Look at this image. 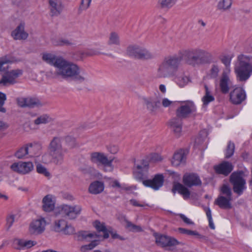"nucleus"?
I'll return each mask as SVG.
<instances>
[{"instance_id": "obj_47", "label": "nucleus", "mask_w": 252, "mask_h": 252, "mask_svg": "<svg viewBox=\"0 0 252 252\" xmlns=\"http://www.w3.org/2000/svg\"><path fill=\"white\" fill-rule=\"evenodd\" d=\"M12 62L11 58L8 56H5L0 58V71H5L7 67L4 65Z\"/></svg>"}, {"instance_id": "obj_16", "label": "nucleus", "mask_w": 252, "mask_h": 252, "mask_svg": "<svg viewBox=\"0 0 252 252\" xmlns=\"http://www.w3.org/2000/svg\"><path fill=\"white\" fill-rule=\"evenodd\" d=\"M164 177L162 174H157L152 180H146L142 181L143 184L150 187L154 190H158L163 185Z\"/></svg>"}, {"instance_id": "obj_10", "label": "nucleus", "mask_w": 252, "mask_h": 252, "mask_svg": "<svg viewBox=\"0 0 252 252\" xmlns=\"http://www.w3.org/2000/svg\"><path fill=\"white\" fill-rule=\"evenodd\" d=\"M142 100L144 106L151 113L155 114L160 108L161 99L158 96L144 97Z\"/></svg>"}, {"instance_id": "obj_27", "label": "nucleus", "mask_w": 252, "mask_h": 252, "mask_svg": "<svg viewBox=\"0 0 252 252\" xmlns=\"http://www.w3.org/2000/svg\"><path fill=\"white\" fill-rule=\"evenodd\" d=\"M43 210L47 212L53 211L55 208V201L52 195L48 194L42 199Z\"/></svg>"}, {"instance_id": "obj_21", "label": "nucleus", "mask_w": 252, "mask_h": 252, "mask_svg": "<svg viewBox=\"0 0 252 252\" xmlns=\"http://www.w3.org/2000/svg\"><path fill=\"white\" fill-rule=\"evenodd\" d=\"M11 35L15 40L26 39L29 34L25 31L24 23H20L17 28L11 32Z\"/></svg>"}, {"instance_id": "obj_38", "label": "nucleus", "mask_w": 252, "mask_h": 252, "mask_svg": "<svg viewBox=\"0 0 252 252\" xmlns=\"http://www.w3.org/2000/svg\"><path fill=\"white\" fill-rule=\"evenodd\" d=\"M78 54L80 57V58L78 60H82L84 58L98 55L101 54L102 53L96 49H90L86 51L79 52Z\"/></svg>"}, {"instance_id": "obj_52", "label": "nucleus", "mask_w": 252, "mask_h": 252, "mask_svg": "<svg viewBox=\"0 0 252 252\" xmlns=\"http://www.w3.org/2000/svg\"><path fill=\"white\" fill-rule=\"evenodd\" d=\"M36 171L39 174H42L45 177H48L50 176L49 172L42 164H37L36 165Z\"/></svg>"}, {"instance_id": "obj_28", "label": "nucleus", "mask_w": 252, "mask_h": 252, "mask_svg": "<svg viewBox=\"0 0 252 252\" xmlns=\"http://www.w3.org/2000/svg\"><path fill=\"white\" fill-rule=\"evenodd\" d=\"M231 84V81L226 72H223L220 81V87L221 91L223 94H226L229 91V86Z\"/></svg>"}, {"instance_id": "obj_30", "label": "nucleus", "mask_w": 252, "mask_h": 252, "mask_svg": "<svg viewBox=\"0 0 252 252\" xmlns=\"http://www.w3.org/2000/svg\"><path fill=\"white\" fill-rule=\"evenodd\" d=\"M186 160V156L184 152L182 150H180L173 155L171 163L172 165L178 166L182 163H184Z\"/></svg>"}, {"instance_id": "obj_55", "label": "nucleus", "mask_w": 252, "mask_h": 252, "mask_svg": "<svg viewBox=\"0 0 252 252\" xmlns=\"http://www.w3.org/2000/svg\"><path fill=\"white\" fill-rule=\"evenodd\" d=\"M65 141L68 143V145L70 148H73L75 147V140L71 136L65 137Z\"/></svg>"}, {"instance_id": "obj_58", "label": "nucleus", "mask_w": 252, "mask_h": 252, "mask_svg": "<svg viewBox=\"0 0 252 252\" xmlns=\"http://www.w3.org/2000/svg\"><path fill=\"white\" fill-rule=\"evenodd\" d=\"M162 159L160 155L158 154H153L151 155V160L153 162H158L161 161Z\"/></svg>"}, {"instance_id": "obj_7", "label": "nucleus", "mask_w": 252, "mask_h": 252, "mask_svg": "<svg viewBox=\"0 0 252 252\" xmlns=\"http://www.w3.org/2000/svg\"><path fill=\"white\" fill-rule=\"evenodd\" d=\"M196 110V106L192 101H183L180 102V105L176 109V114L179 118L185 119L189 117Z\"/></svg>"}, {"instance_id": "obj_32", "label": "nucleus", "mask_w": 252, "mask_h": 252, "mask_svg": "<svg viewBox=\"0 0 252 252\" xmlns=\"http://www.w3.org/2000/svg\"><path fill=\"white\" fill-rule=\"evenodd\" d=\"M78 240H87L90 241L89 239H96L99 238V235L95 232L91 233L87 231H80L77 233Z\"/></svg>"}, {"instance_id": "obj_61", "label": "nucleus", "mask_w": 252, "mask_h": 252, "mask_svg": "<svg viewBox=\"0 0 252 252\" xmlns=\"http://www.w3.org/2000/svg\"><path fill=\"white\" fill-rule=\"evenodd\" d=\"M92 0H82L81 8L83 9H87L90 5Z\"/></svg>"}, {"instance_id": "obj_6", "label": "nucleus", "mask_w": 252, "mask_h": 252, "mask_svg": "<svg viewBox=\"0 0 252 252\" xmlns=\"http://www.w3.org/2000/svg\"><path fill=\"white\" fill-rule=\"evenodd\" d=\"M126 53L129 56L140 60H149L154 57V54L147 49L137 45L129 46Z\"/></svg>"}, {"instance_id": "obj_60", "label": "nucleus", "mask_w": 252, "mask_h": 252, "mask_svg": "<svg viewBox=\"0 0 252 252\" xmlns=\"http://www.w3.org/2000/svg\"><path fill=\"white\" fill-rule=\"evenodd\" d=\"M109 151L113 154H116L119 151V147L117 145H110L108 147Z\"/></svg>"}, {"instance_id": "obj_1", "label": "nucleus", "mask_w": 252, "mask_h": 252, "mask_svg": "<svg viewBox=\"0 0 252 252\" xmlns=\"http://www.w3.org/2000/svg\"><path fill=\"white\" fill-rule=\"evenodd\" d=\"M42 59L46 63L53 65L55 71H47L46 75L50 78H62L82 83L87 81L88 75L86 71L77 64L68 61L62 57L51 53H43Z\"/></svg>"}, {"instance_id": "obj_34", "label": "nucleus", "mask_w": 252, "mask_h": 252, "mask_svg": "<svg viewBox=\"0 0 252 252\" xmlns=\"http://www.w3.org/2000/svg\"><path fill=\"white\" fill-rule=\"evenodd\" d=\"M177 0H158L157 6L162 9H169L172 7L177 2Z\"/></svg>"}, {"instance_id": "obj_33", "label": "nucleus", "mask_w": 252, "mask_h": 252, "mask_svg": "<svg viewBox=\"0 0 252 252\" xmlns=\"http://www.w3.org/2000/svg\"><path fill=\"white\" fill-rule=\"evenodd\" d=\"M104 189L103 184L99 181H95L92 183L89 187V192L92 194H96L100 193Z\"/></svg>"}, {"instance_id": "obj_49", "label": "nucleus", "mask_w": 252, "mask_h": 252, "mask_svg": "<svg viewBox=\"0 0 252 252\" xmlns=\"http://www.w3.org/2000/svg\"><path fill=\"white\" fill-rule=\"evenodd\" d=\"M221 195L232 198V192L231 189L227 185H223L220 189Z\"/></svg>"}, {"instance_id": "obj_56", "label": "nucleus", "mask_w": 252, "mask_h": 252, "mask_svg": "<svg viewBox=\"0 0 252 252\" xmlns=\"http://www.w3.org/2000/svg\"><path fill=\"white\" fill-rule=\"evenodd\" d=\"M71 44V42L66 39H60L58 41V43L56 44L57 45L59 46L69 45Z\"/></svg>"}, {"instance_id": "obj_13", "label": "nucleus", "mask_w": 252, "mask_h": 252, "mask_svg": "<svg viewBox=\"0 0 252 252\" xmlns=\"http://www.w3.org/2000/svg\"><path fill=\"white\" fill-rule=\"evenodd\" d=\"M33 164L31 161H18L10 166L11 169L18 174L25 175L33 170Z\"/></svg>"}, {"instance_id": "obj_62", "label": "nucleus", "mask_w": 252, "mask_h": 252, "mask_svg": "<svg viewBox=\"0 0 252 252\" xmlns=\"http://www.w3.org/2000/svg\"><path fill=\"white\" fill-rule=\"evenodd\" d=\"M180 218L182 219V220L188 224H193L194 223L191 221L189 218H188L186 216H185L183 214L180 215Z\"/></svg>"}, {"instance_id": "obj_20", "label": "nucleus", "mask_w": 252, "mask_h": 252, "mask_svg": "<svg viewBox=\"0 0 252 252\" xmlns=\"http://www.w3.org/2000/svg\"><path fill=\"white\" fill-rule=\"evenodd\" d=\"M156 242L158 245L162 247L176 246L179 244L176 239L165 235L157 236Z\"/></svg>"}, {"instance_id": "obj_24", "label": "nucleus", "mask_w": 252, "mask_h": 252, "mask_svg": "<svg viewBox=\"0 0 252 252\" xmlns=\"http://www.w3.org/2000/svg\"><path fill=\"white\" fill-rule=\"evenodd\" d=\"M180 119L174 118L169 122L170 128L177 137H180L182 134V121Z\"/></svg>"}, {"instance_id": "obj_15", "label": "nucleus", "mask_w": 252, "mask_h": 252, "mask_svg": "<svg viewBox=\"0 0 252 252\" xmlns=\"http://www.w3.org/2000/svg\"><path fill=\"white\" fill-rule=\"evenodd\" d=\"M182 59L183 56H181V53H180L179 55H174L167 56L164 59L163 61L166 63L171 69L175 73V72L178 70Z\"/></svg>"}, {"instance_id": "obj_5", "label": "nucleus", "mask_w": 252, "mask_h": 252, "mask_svg": "<svg viewBox=\"0 0 252 252\" xmlns=\"http://www.w3.org/2000/svg\"><path fill=\"white\" fill-rule=\"evenodd\" d=\"M82 211V207L79 205H69L63 204L59 208V212L56 215H61L66 217L69 220H75Z\"/></svg>"}, {"instance_id": "obj_17", "label": "nucleus", "mask_w": 252, "mask_h": 252, "mask_svg": "<svg viewBox=\"0 0 252 252\" xmlns=\"http://www.w3.org/2000/svg\"><path fill=\"white\" fill-rule=\"evenodd\" d=\"M245 98V92L241 88H236L230 93V100L233 104H240Z\"/></svg>"}, {"instance_id": "obj_8", "label": "nucleus", "mask_w": 252, "mask_h": 252, "mask_svg": "<svg viewBox=\"0 0 252 252\" xmlns=\"http://www.w3.org/2000/svg\"><path fill=\"white\" fill-rule=\"evenodd\" d=\"M23 74V70L19 69L6 71L0 80V85L7 86L17 83V78Z\"/></svg>"}, {"instance_id": "obj_54", "label": "nucleus", "mask_w": 252, "mask_h": 252, "mask_svg": "<svg viewBox=\"0 0 252 252\" xmlns=\"http://www.w3.org/2000/svg\"><path fill=\"white\" fill-rule=\"evenodd\" d=\"M64 234L71 235L75 232V229L73 226L70 225L66 224L63 230L62 231Z\"/></svg>"}, {"instance_id": "obj_11", "label": "nucleus", "mask_w": 252, "mask_h": 252, "mask_svg": "<svg viewBox=\"0 0 252 252\" xmlns=\"http://www.w3.org/2000/svg\"><path fill=\"white\" fill-rule=\"evenodd\" d=\"M113 158L108 159L107 157L102 153L94 152L90 155L91 161L95 163H100L105 168H108V170L112 171L113 167L112 162Z\"/></svg>"}, {"instance_id": "obj_26", "label": "nucleus", "mask_w": 252, "mask_h": 252, "mask_svg": "<svg viewBox=\"0 0 252 252\" xmlns=\"http://www.w3.org/2000/svg\"><path fill=\"white\" fill-rule=\"evenodd\" d=\"M233 166L228 161H223L215 167L216 172L225 176L228 175L233 170Z\"/></svg>"}, {"instance_id": "obj_53", "label": "nucleus", "mask_w": 252, "mask_h": 252, "mask_svg": "<svg viewBox=\"0 0 252 252\" xmlns=\"http://www.w3.org/2000/svg\"><path fill=\"white\" fill-rule=\"evenodd\" d=\"M15 215L10 214L8 215L6 218V227L8 230L12 225L15 220Z\"/></svg>"}, {"instance_id": "obj_2", "label": "nucleus", "mask_w": 252, "mask_h": 252, "mask_svg": "<svg viewBox=\"0 0 252 252\" xmlns=\"http://www.w3.org/2000/svg\"><path fill=\"white\" fill-rule=\"evenodd\" d=\"M180 53L186 63L194 67L210 63L212 62V54L200 48L189 49L184 50Z\"/></svg>"}, {"instance_id": "obj_35", "label": "nucleus", "mask_w": 252, "mask_h": 252, "mask_svg": "<svg viewBox=\"0 0 252 252\" xmlns=\"http://www.w3.org/2000/svg\"><path fill=\"white\" fill-rule=\"evenodd\" d=\"M94 226L97 231L102 232L103 233V238L107 239L109 237V235L107 229L104 223H102L98 220H96L94 223Z\"/></svg>"}, {"instance_id": "obj_42", "label": "nucleus", "mask_w": 252, "mask_h": 252, "mask_svg": "<svg viewBox=\"0 0 252 252\" xmlns=\"http://www.w3.org/2000/svg\"><path fill=\"white\" fill-rule=\"evenodd\" d=\"M28 155L27 145H25L19 148L15 153V157L18 159H23L26 158V156Z\"/></svg>"}, {"instance_id": "obj_57", "label": "nucleus", "mask_w": 252, "mask_h": 252, "mask_svg": "<svg viewBox=\"0 0 252 252\" xmlns=\"http://www.w3.org/2000/svg\"><path fill=\"white\" fill-rule=\"evenodd\" d=\"M221 61L226 67H228L230 65L231 59L228 56H224L221 58Z\"/></svg>"}, {"instance_id": "obj_18", "label": "nucleus", "mask_w": 252, "mask_h": 252, "mask_svg": "<svg viewBox=\"0 0 252 252\" xmlns=\"http://www.w3.org/2000/svg\"><path fill=\"white\" fill-rule=\"evenodd\" d=\"M183 182L188 187L200 186L202 183L199 176L194 173L185 174L183 178Z\"/></svg>"}, {"instance_id": "obj_36", "label": "nucleus", "mask_w": 252, "mask_h": 252, "mask_svg": "<svg viewBox=\"0 0 252 252\" xmlns=\"http://www.w3.org/2000/svg\"><path fill=\"white\" fill-rule=\"evenodd\" d=\"M100 243V241L98 239H94L91 241V242L87 244L81 246L80 248V251L81 252H88L92 250Z\"/></svg>"}, {"instance_id": "obj_23", "label": "nucleus", "mask_w": 252, "mask_h": 252, "mask_svg": "<svg viewBox=\"0 0 252 252\" xmlns=\"http://www.w3.org/2000/svg\"><path fill=\"white\" fill-rule=\"evenodd\" d=\"M49 9L52 16H57L62 12L63 6L61 0H49Z\"/></svg>"}, {"instance_id": "obj_39", "label": "nucleus", "mask_w": 252, "mask_h": 252, "mask_svg": "<svg viewBox=\"0 0 252 252\" xmlns=\"http://www.w3.org/2000/svg\"><path fill=\"white\" fill-rule=\"evenodd\" d=\"M107 43L109 45L119 46L121 43L120 36L116 32L110 33Z\"/></svg>"}, {"instance_id": "obj_29", "label": "nucleus", "mask_w": 252, "mask_h": 252, "mask_svg": "<svg viewBox=\"0 0 252 252\" xmlns=\"http://www.w3.org/2000/svg\"><path fill=\"white\" fill-rule=\"evenodd\" d=\"M231 200L232 198H229L223 195H220L215 200V204L218 205L221 209H230L232 207L231 204Z\"/></svg>"}, {"instance_id": "obj_37", "label": "nucleus", "mask_w": 252, "mask_h": 252, "mask_svg": "<svg viewBox=\"0 0 252 252\" xmlns=\"http://www.w3.org/2000/svg\"><path fill=\"white\" fill-rule=\"evenodd\" d=\"M28 155L30 157H34L39 154L41 146L37 144H29L27 145Z\"/></svg>"}, {"instance_id": "obj_59", "label": "nucleus", "mask_w": 252, "mask_h": 252, "mask_svg": "<svg viewBox=\"0 0 252 252\" xmlns=\"http://www.w3.org/2000/svg\"><path fill=\"white\" fill-rule=\"evenodd\" d=\"M173 103V101H170L167 98H164L161 100V104L164 107H167L170 106Z\"/></svg>"}, {"instance_id": "obj_22", "label": "nucleus", "mask_w": 252, "mask_h": 252, "mask_svg": "<svg viewBox=\"0 0 252 252\" xmlns=\"http://www.w3.org/2000/svg\"><path fill=\"white\" fill-rule=\"evenodd\" d=\"M36 244L34 241L15 239L13 241V246L14 249L21 250L31 248Z\"/></svg>"}, {"instance_id": "obj_64", "label": "nucleus", "mask_w": 252, "mask_h": 252, "mask_svg": "<svg viewBox=\"0 0 252 252\" xmlns=\"http://www.w3.org/2000/svg\"><path fill=\"white\" fill-rule=\"evenodd\" d=\"M25 97H20L17 99L18 105L21 107H24Z\"/></svg>"}, {"instance_id": "obj_12", "label": "nucleus", "mask_w": 252, "mask_h": 252, "mask_svg": "<svg viewBox=\"0 0 252 252\" xmlns=\"http://www.w3.org/2000/svg\"><path fill=\"white\" fill-rule=\"evenodd\" d=\"M47 224V222L45 218L39 217L30 223L29 228V232L32 235L40 234L45 230Z\"/></svg>"}, {"instance_id": "obj_48", "label": "nucleus", "mask_w": 252, "mask_h": 252, "mask_svg": "<svg viewBox=\"0 0 252 252\" xmlns=\"http://www.w3.org/2000/svg\"><path fill=\"white\" fill-rule=\"evenodd\" d=\"M178 231L181 234H184L189 236H194L198 238H201V236L196 231L189 230L186 228L180 227Z\"/></svg>"}, {"instance_id": "obj_41", "label": "nucleus", "mask_w": 252, "mask_h": 252, "mask_svg": "<svg viewBox=\"0 0 252 252\" xmlns=\"http://www.w3.org/2000/svg\"><path fill=\"white\" fill-rule=\"evenodd\" d=\"M175 80L177 84L181 88L185 87L189 82H190L189 77L188 76L185 75L176 77Z\"/></svg>"}, {"instance_id": "obj_4", "label": "nucleus", "mask_w": 252, "mask_h": 252, "mask_svg": "<svg viewBox=\"0 0 252 252\" xmlns=\"http://www.w3.org/2000/svg\"><path fill=\"white\" fill-rule=\"evenodd\" d=\"M251 60V58L250 57L243 55L238 57V62L235 66L234 70L240 81H246L252 74Z\"/></svg>"}, {"instance_id": "obj_45", "label": "nucleus", "mask_w": 252, "mask_h": 252, "mask_svg": "<svg viewBox=\"0 0 252 252\" xmlns=\"http://www.w3.org/2000/svg\"><path fill=\"white\" fill-rule=\"evenodd\" d=\"M205 94L202 97V101L203 102L204 105H207L209 102L214 101L215 98L214 96L211 95L210 92L206 85L205 86Z\"/></svg>"}, {"instance_id": "obj_46", "label": "nucleus", "mask_w": 252, "mask_h": 252, "mask_svg": "<svg viewBox=\"0 0 252 252\" xmlns=\"http://www.w3.org/2000/svg\"><path fill=\"white\" fill-rule=\"evenodd\" d=\"M43 105V103L38 98L36 97H29V107H40Z\"/></svg>"}, {"instance_id": "obj_25", "label": "nucleus", "mask_w": 252, "mask_h": 252, "mask_svg": "<svg viewBox=\"0 0 252 252\" xmlns=\"http://www.w3.org/2000/svg\"><path fill=\"white\" fill-rule=\"evenodd\" d=\"M53 121V119L47 114H42L37 116V118L33 121V124L37 128L40 125H46Z\"/></svg>"}, {"instance_id": "obj_43", "label": "nucleus", "mask_w": 252, "mask_h": 252, "mask_svg": "<svg viewBox=\"0 0 252 252\" xmlns=\"http://www.w3.org/2000/svg\"><path fill=\"white\" fill-rule=\"evenodd\" d=\"M67 224L63 219L57 220L54 222V229L56 232L62 231Z\"/></svg>"}, {"instance_id": "obj_44", "label": "nucleus", "mask_w": 252, "mask_h": 252, "mask_svg": "<svg viewBox=\"0 0 252 252\" xmlns=\"http://www.w3.org/2000/svg\"><path fill=\"white\" fill-rule=\"evenodd\" d=\"M126 227L129 230L134 232H139L143 231L142 228L139 225H135L131 222L126 220Z\"/></svg>"}, {"instance_id": "obj_19", "label": "nucleus", "mask_w": 252, "mask_h": 252, "mask_svg": "<svg viewBox=\"0 0 252 252\" xmlns=\"http://www.w3.org/2000/svg\"><path fill=\"white\" fill-rule=\"evenodd\" d=\"M175 72L171 69L163 60L159 64L157 71V76L158 78H165L174 75Z\"/></svg>"}, {"instance_id": "obj_63", "label": "nucleus", "mask_w": 252, "mask_h": 252, "mask_svg": "<svg viewBox=\"0 0 252 252\" xmlns=\"http://www.w3.org/2000/svg\"><path fill=\"white\" fill-rule=\"evenodd\" d=\"M6 99V96L5 94L0 92V106H2L5 102Z\"/></svg>"}, {"instance_id": "obj_3", "label": "nucleus", "mask_w": 252, "mask_h": 252, "mask_svg": "<svg viewBox=\"0 0 252 252\" xmlns=\"http://www.w3.org/2000/svg\"><path fill=\"white\" fill-rule=\"evenodd\" d=\"M62 139L60 137H54L51 141L49 147V152L52 157V161L56 165L62 164L64 160V156L67 150L63 147Z\"/></svg>"}, {"instance_id": "obj_14", "label": "nucleus", "mask_w": 252, "mask_h": 252, "mask_svg": "<svg viewBox=\"0 0 252 252\" xmlns=\"http://www.w3.org/2000/svg\"><path fill=\"white\" fill-rule=\"evenodd\" d=\"M149 169V163L147 161L142 160L140 162H134L133 174L135 178L138 181H142L146 176Z\"/></svg>"}, {"instance_id": "obj_50", "label": "nucleus", "mask_w": 252, "mask_h": 252, "mask_svg": "<svg viewBox=\"0 0 252 252\" xmlns=\"http://www.w3.org/2000/svg\"><path fill=\"white\" fill-rule=\"evenodd\" d=\"M220 72L219 66L217 64H213L210 70V76L212 78H217Z\"/></svg>"}, {"instance_id": "obj_9", "label": "nucleus", "mask_w": 252, "mask_h": 252, "mask_svg": "<svg viewBox=\"0 0 252 252\" xmlns=\"http://www.w3.org/2000/svg\"><path fill=\"white\" fill-rule=\"evenodd\" d=\"M230 181L233 185L234 192L239 195L242 194L246 189V181L240 173L234 172L230 176Z\"/></svg>"}, {"instance_id": "obj_31", "label": "nucleus", "mask_w": 252, "mask_h": 252, "mask_svg": "<svg viewBox=\"0 0 252 252\" xmlns=\"http://www.w3.org/2000/svg\"><path fill=\"white\" fill-rule=\"evenodd\" d=\"M172 191L174 193L176 191H177L183 196L184 199H188L190 196V191L189 190L180 183H177L174 185Z\"/></svg>"}, {"instance_id": "obj_40", "label": "nucleus", "mask_w": 252, "mask_h": 252, "mask_svg": "<svg viewBox=\"0 0 252 252\" xmlns=\"http://www.w3.org/2000/svg\"><path fill=\"white\" fill-rule=\"evenodd\" d=\"M232 5V0H220L217 4V8L225 11L230 9Z\"/></svg>"}, {"instance_id": "obj_51", "label": "nucleus", "mask_w": 252, "mask_h": 252, "mask_svg": "<svg viewBox=\"0 0 252 252\" xmlns=\"http://www.w3.org/2000/svg\"><path fill=\"white\" fill-rule=\"evenodd\" d=\"M235 145L233 143L229 142L227 146L225 152V158H230L234 154Z\"/></svg>"}]
</instances>
